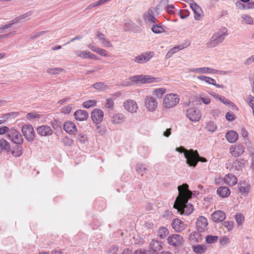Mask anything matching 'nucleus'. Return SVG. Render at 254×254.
Returning <instances> with one entry per match:
<instances>
[{
    "instance_id": "obj_16",
    "label": "nucleus",
    "mask_w": 254,
    "mask_h": 254,
    "mask_svg": "<svg viewBox=\"0 0 254 254\" xmlns=\"http://www.w3.org/2000/svg\"><path fill=\"white\" fill-rule=\"evenodd\" d=\"M124 107L130 113H135L138 109L136 102L133 100H127L124 102Z\"/></svg>"
},
{
    "instance_id": "obj_19",
    "label": "nucleus",
    "mask_w": 254,
    "mask_h": 254,
    "mask_svg": "<svg viewBox=\"0 0 254 254\" xmlns=\"http://www.w3.org/2000/svg\"><path fill=\"white\" fill-rule=\"evenodd\" d=\"M226 218L225 212L222 210L215 211L211 214V219L215 222L223 221Z\"/></svg>"
},
{
    "instance_id": "obj_35",
    "label": "nucleus",
    "mask_w": 254,
    "mask_h": 254,
    "mask_svg": "<svg viewBox=\"0 0 254 254\" xmlns=\"http://www.w3.org/2000/svg\"><path fill=\"white\" fill-rule=\"evenodd\" d=\"M23 147L21 145H18L15 146V148L13 149V150L11 151V154L13 156H14L15 157H19L23 153Z\"/></svg>"
},
{
    "instance_id": "obj_21",
    "label": "nucleus",
    "mask_w": 254,
    "mask_h": 254,
    "mask_svg": "<svg viewBox=\"0 0 254 254\" xmlns=\"http://www.w3.org/2000/svg\"><path fill=\"white\" fill-rule=\"evenodd\" d=\"M74 116L76 120L83 121L87 120L88 117V114L85 110H78L74 112Z\"/></svg>"
},
{
    "instance_id": "obj_57",
    "label": "nucleus",
    "mask_w": 254,
    "mask_h": 254,
    "mask_svg": "<svg viewBox=\"0 0 254 254\" xmlns=\"http://www.w3.org/2000/svg\"><path fill=\"white\" fill-rule=\"evenodd\" d=\"M225 118L228 121L232 122L235 120L236 116L232 113L227 112L226 114Z\"/></svg>"
},
{
    "instance_id": "obj_12",
    "label": "nucleus",
    "mask_w": 254,
    "mask_h": 254,
    "mask_svg": "<svg viewBox=\"0 0 254 254\" xmlns=\"http://www.w3.org/2000/svg\"><path fill=\"white\" fill-rule=\"evenodd\" d=\"M168 243L173 246H179L184 242L183 238L178 234H174L169 236L167 239Z\"/></svg>"
},
{
    "instance_id": "obj_56",
    "label": "nucleus",
    "mask_w": 254,
    "mask_h": 254,
    "mask_svg": "<svg viewBox=\"0 0 254 254\" xmlns=\"http://www.w3.org/2000/svg\"><path fill=\"white\" fill-rule=\"evenodd\" d=\"M223 225L227 228L229 231L232 230L234 227L233 222L232 221H225L223 222Z\"/></svg>"
},
{
    "instance_id": "obj_64",
    "label": "nucleus",
    "mask_w": 254,
    "mask_h": 254,
    "mask_svg": "<svg viewBox=\"0 0 254 254\" xmlns=\"http://www.w3.org/2000/svg\"><path fill=\"white\" fill-rule=\"evenodd\" d=\"M46 32H47V31H42L36 32L34 35L31 36L30 37V39L31 40H33V39L38 37L40 35H43V34L46 33Z\"/></svg>"
},
{
    "instance_id": "obj_32",
    "label": "nucleus",
    "mask_w": 254,
    "mask_h": 254,
    "mask_svg": "<svg viewBox=\"0 0 254 254\" xmlns=\"http://www.w3.org/2000/svg\"><path fill=\"white\" fill-rule=\"evenodd\" d=\"M0 148L1 149V151L3 150H5L7 152L11 151L9 143L3 138L0 139Z\"/></svg>"
},
{
    "instance_id": "obj_23",
    "label": "nucleus",
    "mask_w": 254,
    "mask_h": 254,
    "mask_svg": "<svg viewBox=\"0 0 254 254\" xmlns=\"http://www.w3.org/2000/svg\"><path fill=\"white\" fill-rule=\"evenodd\" d=\"M142 79H141V83L142 84L158 82L161 80V78L159 77H154L151 75H142Z\"/></svg>"
},
{
    "instance_id": "obj_37",
    "label": "nucleus",
    "mask_w": 254,
    "mask_h": 254,
    "mask_svg": "<svg viewBox=\"0 0 254 254\" xmlns=\"http://www.w3.org/2000/svg\"><path fill=\"white\" fill-rule=\"evenodd\" d=\"M189 45V43L186 42L184 44L174 47V48H172L170 51L172 52V53L174 54L177 52L187 47Z\"/></svg>"
},
{
    "instance_id": "obj_10",
    "label": "nucleus",
    "mask_w": 254,
    "mask_h": 254,
    "mask_svg": "<svg viewBox=\"0 0 254 254\" xmlns=\"http://www.w3.org/2000/svg\"><path fill=\"white\" fill-rule=\"evenodd\" d=\"M145 106L148 110L154 111L157 108V102L155 98L151 96H147L145 98Z\"/></svg>"
},
{
    "instance_id": "obj_15",
    "label": "nucleus",
    "mask_w": 254,
    "mask_h": 254,
    "mask_svg": "<svg viewBox=\"0 0 254 254\" xmlns=\"http://www.w3.org/2000/svg\"><path fill=\"white\" fill-rule=\"evenodd\" d=\"M153 53H146L144 54H142L140 56H138L135 57L133 60L134 62L139 64H143L149 61L150 59L152 57Z\"/></svg>"
},
{
    "instance_id": "obj_60",
    "label": "nucleus",
    "mask_w": 254,
    "mask_h": 254,
    "mask_svg": "<svg viewBox=\"0 0 254 254\" xmlns=\"http://www.w3.org/2000/svg\"><path fill=\"white\" fill-rule=\"evenodd\" d=\"M201 101L205 105H208L210 103V99L208 97H204L203 94H200Z\"/></svg>"
},
{
    "instance_id": "obj_29",
    "label": "nucleus",
    "mask_w": 254,
    "mask_h": 254,
    "mask_svg": "<svg viewBox=\"0 0 254 254\" xmlns=\"http://www.w3.org/2000/svg\"><path fill=\"white\" fill-rule=\"evenodd\" d=\"M163 245V244L162 242L158 240H153L150 244L149 248L154 250V251L159 252V251L162 248Z\"/></svg>"
},
{
    "instance_id": "obj_8",
    "label": "nucleus",
    "mask_w": 254,
    "mask_h": 254,
    "mask_svg": "<svg viewBox=\"0 0 254 254\" xmlns=\"http://www.w3.org/2000/svg\"><path fill=\"white\" fill-rule=\"evenodd\" d=\"M8 138L13 143L18 145H21L23 141V138L21 133L15 129H10L7 134Z\"/></svg>"
},
{
    "instance_id": "obj_26",
    "label": "nucleus",
    "mask_w": 254,
    "mask_h": 254,
    "mask_svg": "<svg viewBox=\"0 0 254 254\" xmlns=\"http://www.w3.org/2000/svg\"><path fill=\"white\" fill-rule=\"evenodd\" d=\"M194 13V18L195 20H199L202 12L201 7L197 4H192L191 8Z\"/></svg>"
},
{
    "instance_id": "obj_22",
    "label": "nucleus",
    "mask_w": 254,
    "mask_h": 254,
    "mask_svg": "<svg viewBox=\"0 0 254 254\" xmlns=\"http://www.w3.org/2000/svg\"><path fill=\"white\" fill-rule=\"evenodd\" d=\"M244 150L245 148L244 146L241 144H238L236 145L233 149L231 148L230 152L233 156L237 157L242 155L244 152Z\"/></svg>"
},
{
    "instance_id": "obj_45",
    "label": "nucleus",
    "mask_w": 254,
    "mask_h": 254,
    "mask_svg": "<svg viewBox=\"0 0 254 254\" xmlns=\"http://www.w3.org/2000/svg\"><path fill=\"white\" fill-rule=\"evenodd\" d=\"M75 55L82 59H88L89 51H76L74 52Z\"/></svg>"
},
{
    "instance_id": "obj_13",
    "label": "nucleus",
    "mask_w": 254,
    "mask_h": 254,
    "mask_svg": "<svg viewBox=\"0 0 254 254\" xmlns=\"http://www.w3.org/2000/svg\"><path fill=\"white\" fill-rule=\"evenodd\" d=\"M104 113L101 109H94L91 114V118L93 122L96 124L100 123L103 119Z\"/></svg>"
},
{
    "instance_id": "obj_42",
    "label": "nucleus",
    "mask_w": 254,
    "mask_h": 254,
    "mask_svg": "<svg viewBox=\"0 0 254 254\" xmlns=\"http://www.w3.org/2000/svg\"><path fill=\"white\" fill-rule=\"evenodd\" d=\"M151 30L153 32L156 34L161 33L164 31L163 28L161 25L157 24L152 25Z\"/></svg>"
},
{
    "instance_id": "obj_62",
    "label": "nucleus",
    "mask_w": 254,
    "mask_h": 254,
    "mask_svg": "<svg viewBox=\"0 0 254 254\" xmlns=\"http://www.w3.org/2000/svg\"><path fill=\"white\" fill-rule=\"evenodd\" d=\"M248 98L249 99L248 104L253 110L254 109V97L250 95L249 96Z\"/></svg>"
},
{
    "instance_id": "obj_11",
    "label": "nucleus",
    "mask_w": 254,
    "mask_h": 254,
    "mask_svg": "<svg viewBox=\"0 0 254 254\" xmlns=\"http://www.w3.org/2000/svg\"><path fill=\"white\" fill-rule=\"evenodd\" d=\"M245 163V161L243 159H239L234 161L231 164L230 163L227 166V169H229L231 172L235 171H240L243 167Z\"/></svg>"
},
{
    "instance_id": "obj_14",
    "label": "nucleus",
    "mask_w": 254,
    "mask_h": 254,
    "mask_svg": "<svg viewBox=\"0 0 254 254\" xmlns=\"http://www.w3.org/2000/svg\"><path fill=\"white\" fill-rule=\"evenodd\" d=\"M196 225L198 231L204 232L208 225L207 220L204 216H201L197 219Z\"/></svg>"
},
{
    "instance_id": "obj_33",
    "label": "nucleus",
    "mask_w": 254,
    "mask_h": 254,
    "mask_svg": "<svg viewBox=\"0 0 254 254\" xmlns=\"http://www.w3.org/2000/svg\"><path fill=\"white\" fill-rule=\"evenodd\" d=\"M192 248L193 252L197 254H202L205 252L207 249L205 246L201 245L193 246Z\"/></svg>"
},
{
    "instance_id": "obj_5",
    "label": "nucleus",
    "mask_w": 254,
    "mask_h": 254,
    "mask_svg": "<svg viewBox=\"0 0 254 254\" xmlns=\"http://www.w3.org/2000/svg\"><path fill=\"white\" fill-rule=\"evenodd\" d=\"M22 133L28 142H33L35 139V134L34 128L32 125H24L21 128Z\"/></svg>"
},
{
    "instance_id": "obj_31",
    "label": "nucleus",
    "mask_w": 254,
    "mask_h": 254,
    "mask_svg": "<svg viewBox=\"0 0 254 254\" xmlns=\"http://www.w3.org/2000/svg\"><path fill=\"white\" fill-rule=\"evenodd\" d=\"M125 117L122 114H117L114 115L111 118V122L113 124H118L124 121Z\"/></svg>"
},
{
    "instance_id": "obj_50",
    "label": "nucleus",
    "mask_w": 254,
    "mask_h": 254,
    "mask_svg": "<svg viewBox=\"0 0 254 254\" xmlns=\"http://www.w3.org/2000/svg\"><path fill=\"white\" fill-rule=\"evenodd\" d=\"M190 14V12L188 10H180L178 12V15L181 19H185L187 18Z\"/></svg>"
},
{
    "instance_id": "obj_3",
    "label": "nucleus",
    "mask_w": 254,
    "mask_h": 254,
    "mask_svg": "<svg viewBox=\"0 0 254 254\" xmlns=\"http://www.w3.org/2000/svg\"><path fill=\"white\" fill-rule=\"evenodd\" d=\"M225 31L215 33L209 41L206 43L207 48H213L220 44L222 43L224 41L225 37L228 35L227 29L224 28Z\"/></svg>"
},
{
    "instance_id": "obj_54",
    "label": "nucleus",
    "mask_w": 254,
    "mask_h": 254,
    "mask_svg": "<svg viewBox=\"0 0 254 254\" xmlns=\"http://www.w3.org/2000/svg\"><path fill=\"white\" fill-rule=\"evenodd\" d=\"M146 170V168L144 166V165L140 164V163H137L136 165V170L138 173H143L145 170Z\"/></svg>"
},
{
    "instance_id": "obj_7",
    "label": "nucleus",
    "mask_w": 254,
    "mask_h": 254,
    "mask_svg": "<svg viewBox=\"0 0 254 254\" xmlns=\"http://www.w3.org/2000/svg\"><path fill=\"white\" fill-rule=\"evenodd\" d=\"M186 115L187 118L193 122L199 121L201 117L200 111L198 109L194 108L186 110Z\"/></svg>"
},
{
    "instance_id": "obj_58",
    "label": "nucleus",
    "mask_w": 254,
    "mask_h": 254,
    "mask_svg": "<svg viewBox=\"0 0 254 254\" xmlns=\"http://www.w3.org/2000/svg\"><path fill=\"white\" fill-rule=\"evenodd\" d=\"M114 101L111 98H108L106 100V107L108 109H112L114 107Z\"/></svg>"
},
{
    "instance_id": "obj_28",
    "label": "nucleus",
    "mask_w": 254,
    "mask_h": 254,
    "mask_svg": "<svg viewBox=\"0 0 254 254\" xmlns=\"http://www.w3.org/2000/svg\"><path fill=\"white\" fill-rule=\"evenodd\" d=\"M125 31H132L133 32H138L140 31V27L135 25L132 22L126 23L124 27Z\"/></svg>"
},
{
    "instance_id": "obj_2",
    "label": "nucleus",
    "mask_w": 254,
    "mask_h": 254,
    "mask_svg": "<svg viewBox=\"0 0 254 254\" xmlns=\"http://www.w3.org/2000/svg\"><path fill=\"white\" fill-rule=\"evenodd\" d=\"M175 150L179 153H184L186 159V163L190 167H195L199 161L207 162L205 158L199 156L197 150H193L192 149L188 150L182 146L176 148Z\"/></svg>"
},
{
    "instance_id": "obj_48",
    "label": "nucleus",
    "mask_w": 254,
    "mask_h": 254,
    "mask_svg": "<svg viewBox=\"0 0 254 254\" xmlns=\"http://www.w3.org/2000/svg\"><path fill=\"white\" fill-rule=\"evenodd\" d=\"M64 69L62 68H48L47 70V72L50 74H57L63 71Z\"/></svg>"
},
{
    "instance_id": "obj_6",
    "label": "nucleus",
    "mask_w": 254,
    "mask_h": 254,
    "mask_svg": "<svg viewBox=\"0 0 254 254\" xmlns=\"http://www.w3.org/2000/svg\"><path fill=\"white\" fill-rule=\"evenodd\" d=\"M159 8L157 7H151L143 14L144 21L148 24L155 23L158 22L157 19L155 17V12L158 13Z\"/></svg>"
},
{
    "instance_id": "obj_4",
    "label": "nucleus",
    "mask_w": 254,
    "mask_h": 254,
    "mask_svg": "<svg viewBox=\"0 0 254 254\" xmlns=\"http://www.w3.org/2000/svg\"><path fill=\"white\" fill-rule=\"evenodd\" d=\"M180 101L178 95L170 93L167 94L163 100V105L166 108H171L176 106Z\"/></svg>"
},
{
    "instance_id": "obj_30",
    "label": "nucleus",
    "mask_w": 254,
    "mask_h": 254,
    "mask_svg": "<svg viewBox=\"0 0 254 254\" xmlns=\"http://www.w3.org/2000/svg\"><path fill=\"white\" fill-rule=\"evenodd\" d=\"M239 190L242 194L244 196H246L249 193L250 186L245 181H243L240 183Z\"/></svg>"
},
{
    "instance_id": "obj_63",
    "label": "nucleus",
    "mask_w": 254,
    "mask_h": 254,
    "mask_svg": "<svg viewBox=\"0 0 254 254\" xmlns=\"http://www.w3.org/2000/svg\"><path fill=\"white\" fill-rule=\"evenodd\" d=\"M254 62V55L248 58L245 62L244 64L250 65Z\"/></svg>"
},
{
    "instance_id": "obj_43",
    "label": "nucleus",
    "mask_w": 254,
    "mask_h": 254,
    "mask_svg": "<svg viewBox=\"0 0 254 254\" xmlns=\"http://www.w3.org/2000/svg\"><path fill=\"white\" fill-rule=\"evenodd\" d=\"M141 79H142V75H135L131 76L129 78L133 84H138L139 83H141Z\"/></svg>"
},
{
    "instance_id": "obj_39",
    "label": "nucleus",
    "mask_w": 254,
    "mask_h": 254,
    "mask_svg": "<svg viewBox=\"0 0 254 254\" xmlns=\"http://www.w3.org/2000/svg\"><path fill=\"white\" fill-rule=\"evenodd\" d=\"M26 118L28 120H33L34 119H40L42 118V116L40 114H37L35 112H32L28 113L26 115Z\"/></svg>"
},
{
    "instance_id": "obj_1",
    "label": "nucleus",
    "mask_w": 254,
    "mask_h": 254,
    "mask_svg": "<svg viewBox=\"0 0 254 254\" xmlns=\"http://www.w3.org/2000/svg\"><path fill=\"white\" fill-rule=\"evenodd\" d=\"M179 191L173 207L177 209L182 215H190L193 211V206L188 200L192 198V191L189 189V185L185 183L178 187Z\"/></svg>"
},
{
    "instance_id": "obj_36",
    "label": "nucleus",
    "mask_w": 254,
    "mask_h": 254,
    "mask_svg": "<svg viewBox=\"0 0 254 254\" xmlns=\"http://www.w3.org/2000/svg\"><path fill=\"white\" fill-rule=\"evenodd\" d=\"M217 128L216 124L213 121L208 122L205 127L207 131L211 132H214L217 129Z\"/></svg>"
},
{
    "instance_id": "obj_52",
    "label": "nucleus",
    "mask_w": 254,
    "mask_h": 254,
    "mask_svg": "<svg viewBox=\"0 0 254 254\" xmlns=\"http://www.w3.org/2000/svg\"><path fill=\"white\" fill-rule=\"evenodd\" d=\"M235 220L238 225H241L244 220V216L241 213H237L235 215Z\"/></svg>"
},
{
    "instance_id": "obj_51",
    "label": "nucleus",
    "mask_w": 254,
    "mask_h": 254,
    "mask_svg": "<svg viewBox=\"0 0 254 254\" xmlns=\"http://www.w3.org/2000/svg\"><path fill=\"white\" fill-rule=\"evenodd\" d=\"M93 87L96 90L105 89L107 87V86L105 85L103 82H99L94 83Z\"/></svg>"
},
{
    "instance_id": "obj_25",
    "label": "nucleus",
    "mask_w": 254,
    "mask_h": 254,
    "mask_svg": "<svg viewBox=\"0 0 254 254\" xmlns=\"http://www.w3.org/2000/svg\"><path fill=\"white\" fill-rule=\"evenodd\" d=\"M230 192V190L227 187H220L217 190L218 195L223 198L229 196Z\"/></svg>"
},
{
    "instance_id": "obj_9",
    "label": "nucleus",
    "mask_w": 254,
    "mask_h": 254,
    "mask_svg": "<svg viewBox=\"0 0 254 254\" xmlns=\"http://www.w3.org/2000/svg\"><path fill=\"white\" fill-rule=\"evenodd\" d=\"M189 71L190 72H194L199 73H214V74H226V72L224 71L218 70L215 69H213L210 67H199V68H190Z\"/></svg>"
},
{
    "instance_id": "obj_40",
    "label": "nucleus",
    "mask_w": 254,
    "mask_h": 254,
    "mask_svg": "<svg viewBox=\"0 0 254 254\" xmlns=\"http://www.w3.org/2000/svg\"><path fill=\"white\" fill-rule=\"evenodd\" d=\"M168 234L169 231L165 227H162L158 231V235L162 239L165 238Z\"/></svg>"
},
{
    "instance_id": "obj_38",
    "label": "nucleus",
    "mask_w": 254,
    "mask_h": 254,
    "mask_svg": "<svg viewBox=\"0 0 254 254\" xmlns=\"http://www.w3.org/2000/svg\"><path fill=\"white\" fill-rule=\"evenodd\" d=\"M166 92V89L164 88H157L154 90L153 94L158 98H161L164 94Z\"/></svg>"
},
{
    "instance_id": "obj_53",
    "label": "nucleus",
    "mask_w": 254,
    "mask_h": 254,
    "mask_svg": "<svg viewBox=\"0 0 254 254\" xmlns=\"http://www.w3.org/2000/svg\"><path fill=\"white\" fill-rule=\"evenodd\" d=\"M241 17L247 24H252L253 23V20L250 16L247 14H243L242 15Z\"/></svg>"
},
{
    "instance_id": "obj_49",
    "label": "nucleus",
    "mask_w": 254,
    "mask_h": 254,
    "mask_svg": "<svg viewBox=\"0 0 254 254\" xmlns=\"http://www.w3.org/2000/svg\"><path fill=\"white\" fill-rule=\"evenodd\" d=\"M77 140L81 143L84 144L87 141L86 136L82 133H79L76 136Z\"/></svg>"
},
{
    "instance_id": "obj_41",
    "label": "nucleus",
    "mask_w": 254,
    "mask_h": 254,
    "mask_svg": "<svg viewBox=\"0 0 254 254\" xmlns=\"http://www.w3.org/2000/svg\"><path fill=\"white\" fill-rule=\"evenodd\" d=\"M197 78L201 80L204 81L205 82L209 84L212 85L214 81H215V79L208 76H205L204 75H199L197 77Z\"/></svg>"
},
{
    "instance_id": "obj_24",
    "label": "nucleus",
    "mask_w": 254,
    "mask_h": 254,
    "mask_svg": "<svg viewBox=\"0 0 254 254\" xmlns=\"http://www.w3.org/2000/svg\"><path fill=\"white\" fill-rule=\"evenodd\" d=\"M226 138L227 141L230 143L235 142L238 139V134L234 130H230L226 134Z\"/></svg>"
},
{
    "instance_id": "obj_44",
    "label": "nucleus",
    "mask_w": 254,
    "mask_h": 254,
    "mask_svg": "<svg viewBox=\"0 0 254 254\" xmlns=\"http://www.w3.org/2000/svg\"><path fill=\"white\" fill-rule=\"evenodd\" d=\"M218 239V236L207 235L206 237V242L207 244H213L217 241Z\"/></svg>"
},
{
    "instance_id": "obj_61",
    "label": "nucleus",
    "mask_w": 254,
    "mask_h": 254,
    "mask_svg": "<svg viewBox=\"0 0 254 254\" xmlns=\"http://www.w3.org/2000/svg\"><path fill=\"white\" fill-rule=\"evenodd\" d=\"M96 53L101 55V56L105 57L108 56L107 52L105 50L99 48H98L97 51Z\"/></svg>"
},
{
    "instance_id": "obj_17",
    "label": "nucleus",
    "mask_w": 254,
    "mask_h": 254,
    "mask_svg": "<svg viewBox=\"0 0 254 254\" xmlns=\"http://www.w3.org/2000/svg\"><path fill=\"white\" fill-rule=\"evenodd\" d=\"M37 132L40 135L45 136L52 135L53 130L48 126L42 125L37 127Z\"/></svg>"
},
{
    "instance_id": "obj_47",
    "label": "nucleus",
    "mask_w": 254,
    "mask_h": 254,
    "mask_svg": "<svg viewBox=\"0 0 254 254\" xmlns=\"http://www.w3.org/2000/svg\"><path fill=\"white\" fill-rule=\"evenodd\" d=\"M96 101L94 100H89L83 103V107L85 108L88 109L92 106H94L96 104Z\"/></svg>"
},
{
    "instance_id": "obj_20",
    "label": "nucleus",
    "mask_w": 254,
    "mask_h": 254,
    "mask_svg": "<svg viewBox=\"0 0 254 254\" xmlns=\"http://www.w3.org/2000/svg\"><path fill=\"white\" fill-rule=\"evenodd\" d=\"M64 129L66 132L71 134H73L77 131L75 125L71 121L66 122L64 124Z\"/></svg>"
},
{
    "instance_id": "obj_27",
    "label": "nucleus",
    "mask_w": 254,
    "mask_h": 254,
    "mask_svg": "<svg viewBox=\"0 0 254 254\" xmlns=\"http://www.w3.org/2000/svg\"><path fill=\"white\" fill-rule=\"evenodd\" d=\"M225 182L231 186H233L236 184L237 179L236 177L232 174H228L225 178Z\"/></svg>"
},
{
    "instance_id": "obj_18",
    "label": "nucleus",
    "mask_w": 254,
    "mask_h": 254,
    "mask_svg": "<svg viewBox=\"0 0 254 254\" xmlns=\"http://www.w3.org/2000/svg\"><path fill=\"white\" fill-rule=\"evenodd\" d=\"M172 227L176 232H180L185 229V224L179 219L175 218L172 221Z\"/></svg>"
},
{
    "instance_id": "obj_59",
    "label": "nucleus",
    "mask_w": 254,
    "mask_h": 254,
    "mask_svg": "<svg viewBox=\"0 0 254 254\" xmlns=\"http://www.w3.org/2000/svg\"><path fill=\"white\" fill-rule=\"evenodd\" d=\"M173 215L172 212L168 209L165 210L163 214V217L167 219H171Z\"/></svg>"
},
{
    "instance_id": "obj_46",
    "label": "nucleus",
    "mask_w": 254,
    "mask_h": 254,
    "mask_svg": "<svg viewBox=\"0 0 254 254\" xmlns=\"http://www.w3.org/2000/svg\"><path fill=\"white\" fill-rule=\"evenodd\" d=\"M33 13L32 11H29L28 12H27L23 14L20 15L19 17L20 18V19L22 22L25 21L26 20L30 19V17L32 15Z\"/></svg>"
},
{
    "instance_id": "obj_34",
    "label": "nucleus",
    "mask_w": 254,
    "mask_h": 254,
    "mask_svg": "<svg viewBox=\"0 0 254 254\" xmlns=\"http://www.w3.org/2000/svg\"><path fill=\"white\" fill-rule=\"evenodd\" d=\"M219 101L225 105H228L232 108L235 109L236 111H238L239 110L238 108L234 103L232 102L229 99H226L224 97L221 96V97L220 98Z\"/></svg>"
},
{
    "instance_id": "obj_55",
    "label": "nucleus",
    "mask_w": 254,
    "mask_h": 254,
    "mask_svg": "<svg viewBox=\"0 0 254 254\" xmlns=\"http://www.w3.org/2000/svg\"><path fill=\"white\" fill-rule=\"evenodd\" d=\"M236 7L239 9H247L248 4H245L241 1H237L235 3Z\"/></svg>"
}]
</instances>
